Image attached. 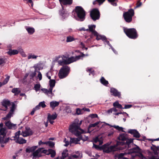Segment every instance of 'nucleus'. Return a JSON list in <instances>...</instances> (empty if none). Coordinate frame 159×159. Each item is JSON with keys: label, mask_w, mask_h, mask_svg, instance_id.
<instances>
[{"label": "nucleus", "mask_w": 159, "mask_h": 159, "mask_svg": "<svg viewBox=\"0 0 159 159\" xmlns=\"http://www.w3.org/2000/svg\"><path fill=\"white\" fill-rule=\"evenodd\" d=\"M100 123V122H97L94 124H90L89 127V128L92 127H95L98 125Z\"/></svg>", "instance_id": "obj_46"}, {"label": "nucleus", "mask_w": 159, "mask_h": 159, "mask_svg": "<svg viewBox=\"0 0 159 159\" xmlns=\"http://www.w3.org/2000/svg\"><path fill=\"white\" fill-rule=\"evenodd\" d=\"M111 127H113L116 129L119 130H121L122 129V128L121 127H119L118 125H113V126H111Z\"/></svg>", "instance_id": "obj_51"}, {"label": "nucleus", "mask_w": 159, "mask_h": 159, "mask_svg": "<svg viewBox=\"0 0 159 159\" xmlns=\"http://www.w3.org/2000/svg\"><path fill=\"white\" fill-rule=\"evenodd\" d=\"M68 150L67 149L63 151L62 153V157L60 158L61 159H64L68 156Z\"/></svg>", "instance_id": "obj_32"}, {"label": "nucleus", "mask_w": 159, "mask_h": 159, "mask_svg": "<svg viewBox=\"0 0 159 159\" xmlns=\"http://www.w3.org/2000/svg\"><path fill=\"white\" fill-rule=\"evenodd\" d=\"M11 92L14 93L15 95H16L19 94L20 90L19 88H14L12 90Z\"/></svg>", "instance_id": "obj_34"}, {"label": "nucleus", "mask_w": 159, "mask_h": 159, "mask_svg": "<svg viewBox=\"0 0 159 159\" xmlns=\"http://www.w3.org/2000/svg\"><path fill=\"white\" fill-rule=\"evenodd\" d=\"M136 147L132 148L129 150V151L128 152H124L120 153L118 154V158L119 159H129L128 158L124 157V156L126 155L127 154H130L133 153H139L140 152V149L137 146L135 145Z\"/></svg>", "instance_id": "obj_6"}, {"label": "nucleus", "mask_w": 159, "mask_h": 159, "mask_svg": "<svg viewBox=\"0 0 159 159\" xmlns=\"http://www.w3.org/2000/svg\"><path fill=\"white\" fill-rule=\"evenodd\" d=\"M113 106L115 107H116L120 109H123L122 105L119 103L118 101H116L114 102L113 104Z\"/></svg>", "instance_id": "obj_36"}, {"label": "nucleus", "mask_w": 159, "mask_h": 159, "mask_svg": "<svg viewBox=\"0 0 159 159\" xmlns=\"http://www.w3.org/2000/svg\"><path fill=\"white\" fill-rule=\"evenodd\" d=\"M149 159H159V157H157L155 156H152L150 157Z\"/></svg>", "instance_id": "obj_63"}, {"label": "nucleus", "mask_w": 159, "mask_h": 159, "mask_svg": "<svg viewBox=\"0 0 159 159\" xmlns=\"http://www.w3.org/2000/svg\"><path fill=\"white\" fill-rule=\"evenodd\" d=\"M93 141L95 142V143H96L98 142L99 141V139L98 138V137H97L93 139Z\"/></svg>", "instance_id": "obj_61"}, {"label": "nucleus", "mask_w": 159, "mask_h": 159, "mask_svg": "<svg viewBox=\"0 0 159 159\" xmlns=\"http://www.w3.org/2000/svg\"><path fill=\"white\" fill-rule=\"evenodd\" d=\"M114 131L113 129H112L110 131L108 132V136H111L113 134Z\"/></svg>", "instance_id": "obj_58"}, {"label": "nucleus", "mask_w": 159, "mask_h": 159, "mask_svg": "<svg viewBox=\"0 0 159 159\" xmlns=\"http://www.w3.org/2000/svg\"><path fill=\"white\" fill-rule=\"evenodd\" d=\"M93 35L96 37V39L97 40L100 39H102V40L104 41V40H106V38L105 36L99 35L97 32V34Z\"/></svg>", "instance_id": "obj_29"}, {"label": "nucleus", "mask_w": 159, "mask_h": 159, "mask_svg": "<svg viewBox=\"0 0 159 159\" xmlns=\"http://www.w3.org/2000/svg\"><path fill=\"white\" fill-rule=\"evenodd\" d=\"M90 15L92 19L94 21H95L99 19L100 17V12L98 9H93L90 12Z\"/></svg>", "instance_id": "obj_11"}, {"label": "nucleus", "mask_w": 159, "mask_h": 159, "mask_svg": "<svg viewBox=\"0 0 159 159\" xmlns=\"http://www.w3.org/2000/svg\"><path fill=\"white\" fill-rule=\"evenodd\" d=\"M10 77L9 76H7L6 78L4 79L3 82L2 83L3 85L7 84L9 80Z\"/></svg>", "instance_id": "obj_42"}, {"label": "nucleus", "mask_w": 159, "mask_h": 159, "mask_svg": "<svg viewBox=\"0 0 159 159\" xmlns=\"http://www.w3.org/2000/svg\"><path fill=\"white\" fill-rule=\"evenodd\" d=\"M105 146L106 145H104L102 147H100L99 145L93 144V147L98 150L103 149L104 152L107 153L110 152H114L116 151L122 150L123 148V147H120L117 145L111 146L107 148H105Z\"/></svg>", "instance_id": "obj_3"}, {"label": "nucleus", "mask_w": 159, "mask_h": 159, "mask_svg": "<svg viewBox=\"0 0 159 159\" xmlns=\"http://www.w3.org/2000/svg\"><path fill=\"white\" fill-rule=\"evenodd\" d=\"M52 89L49 88L48 89H42V90L48 96L52 98L53 96V93L52 92Z\"/></svg>", "instance_id": "obj_21"}, {"label": "nucleus", "mask_w": 159, "mask_h": 159, "mask_svg": "<svg viewBox=\"0 0 159 159\" xmlns=\"http://www.w3.org/2000/svg\"><path fill=\"white\" fill-rule=\"evenodd\" d=\"M33 133L30 129L29 127H26L25 130L22 131L20 134L24 137H26L31 135Z\"/></svg>", "instance_id": "obj_16"}, {"label": "nucleus", "mask_w": 159, "mask_h": 159, "mask_svg": "<svg viewBox=\"0 0 159 159\" xmlns=\"http://www.w3.org/2000/svg\"><path fill=\"white\" fill-rule=\"evenodd\" d=\"M59 14L62 16L63 19H65L66 17L68 16L69 14L67 12L63 9L61 11H59Z\"/></svg>", "instance_id": "obj_25"}, {"label": "nucleus", "mask_w": 159, "mask_h": 159, "mask_svg": "<svg viewBox=\"0 0 159 159\" xmlns=\"http://www.w3.org/2000/svg\"><path fill=\"white\" fill-rule=\"evenodd\" d=\"M16 108V107L15 103H12L11 107H10V110L9 112L5 117L3 118V119L6 120L10 118L11 117L13 116Z\"/></svg>", "instance_id": "obj_13"}, {"label": "nucleus", "mask_w": 159, "mask_h": 159, "mask_svg": "<svg viewBox=\"0 0 159 159\" xmlns=\"http://www.w3.org/2000/svg\"><path fill=\"white\" fill-rule=\"evenodd\" d=\"M133 136L136 138H139L140 136V135L139 132L137 130L135 133L134 134Z\"/></svg>", "instance_id": "obj_50"}, {"label": "nucleus", "mask_w": 159, "mask_h": 159, "mask_svg": "<svg viewBox=\"0 0 159 159\" xmlns=\"http://www.w3.org/2000/svg\"><path fill=\"white\" fill-rule=\"evenodd\" d=\"M6 62V59L4 57L0 56V65L5 64Z\"/></svg>", "instance_id": "obj_41"}, {"label": "nucleus", "mask_w": 159, "mask_h": 159, "mask_svg": "<svg viewBox=\"0 0 159 159\" xmlns=\"http://www.w3.org/2000/svg\"><path fill=\"white\" fill-rule=\"evenodd\" d=\"M88 54H84L83 53H81L80 55L77 56L75 57L72 56L70 57L66 58V59H63L62 57V60H58V62L60 65H63L69 64L74 62L75 61L80 59L81 57H84L85 56H88Z\"/></svg>", "instance_id": "obj_2"}, {"label": "nucleus", "mask_w": 159, "mask_h": 159, "mask_svg": "<svg viewBox=\"0 0 159 159\" xmlns=\"http://www.w3.org/2000/svg\"><path fill=\"white\" fill-rule=\"evenodd\" d=\"M75 12L76 15L74 17L77 20L83 21L85 19V11L80 6H77L75 8Z\"/></svg>", "instance_id": "obj_4"}, {"label": "nucleus", "mask_w": 159, "mask_h": 159, "mask_svg": "<svg viewBox=\"0 0 159 159\" xmlns=\"http://www.w3.org/2000/svg\"><path fill=\"white\" fill-rule=\"evenodd\" d=\"M21 55L23 57H26V55L24 52H23L21 53Z\"/></svg>", "instance_id": "obj_64"}, {"label": "nucleus", "mask_w": 159, "mask_h": 159, "mask_svg": "<svg viewBox=\"0 0 159 159\" xmlns=\"http://www.w3.org/2000/svg\"><path fill=\"white\" fill-rule=\"evenodd\" d=\"M100 81L101 84L106 86H107L108 84V81L106 80L103 77H101L100 79Z\"/></svg>", "instance_id": "obj_33"}, {"label": "nucleus", "mask_w": 159, "mask_h": 159, "mask_svg": "<svg viewBox=\"0 0 159 159\" xmlns=\"http://www.w3.org/2000/svg\"><path fill=\"white\" fill-rule=\"evenodd\" d=\"M38 146H34L31 147H28L25 150L26 152L30 153L31 152H34V151L38 148Z\"/></svg>", "instance_id": "obj_26"}, {"label": "nucleus", "mask_w": 159, "mask_h": 159, "mask_svg": "<svg viewBox=\"0 0 159 159\" xmlns=\"http://www.w3.org/2000/svg\"><path fill=\"white\" fill-rule=\"evenodd\" d=\"M36 75V70H35L34 72H31L30 74V79H33L34 77Z\"/></svg>", "instance_id": "obj_45"}, {"label": "nucleus", "mask_w": 159, "mask_h": 159, "mask_svg": "<svg viewBox=\"0 0 159 159\" xmlns=\"http://www.w3.org/2000/svg\"><path fill=\"white\" fill-rule=\"evenodd\" d=\"M56 154L55 151L52 149H49L48 150H47V153H45L48 155L51 154V157H54L55 156Z\"/></svg>", "instance_id": "obj_28"}, {"label": "nucleus", "mask_w": 159, "mask_h": 159, "mask_svg": "<svg viewBox=\"0 0 159 159\" xmlns=\"http://www.w3.org/2000/svg\"><path fill=\"white\" fill-rule=\"evenodd\" d=\"M90 116L92 118H94L98 117V115L96 114H91Z\"/></svg>", "instance_id": "obj_57"}, {"label": "nucleus", "mask_w": 159, "mask_h": 159, "mask_svg": "<svg viewBox=\"0 0 159 159\" xmlns=\"http://www.w3.org/2000/svg\"><path fill=\"white\" fill-rule=\"evenodd\" d=\"M47 142H48V144L49 145V146L51 147H52L54 145V142L51 141Z\"/></svg>", "instance_id": "obj_53"}, {"label": "nucleus", "mask_w": 159, "mask_h": 159, "mask_svg": "<svg viewBox=\"0 0 159 159\" xmlns=\"http://www.w3.org/2000/svg\"><path fill=\"white\" fill-rule=\"evenodd\" d=\"M52 75V72L51 71H49L46 74V76L49 80L51 79V76Z\"/></svg>", "instance_id": "obj_43"}, {"label": "nucleus", "mask_w": 159, "mask_h": 159, "mask_svg": "<svg viewBox=\"0 0 159 159\" xmlns=\"http://www.w3.org/2000/svg\"><path fill=\"white\" fill-rule=\"evenodd\" d=\"M57 116L56 113L51 115L50 113L48 114V121L50 124H52L54 122L53 120L55 119Z\"/></svg>", "instance_id": "obj_15"}, {"label": "nucleus", "mask_w": 159, "mask_h": 159, "mask_svg": "<svg viewBox=\"0 0 159 159\" xmlns=\"http://www.w3.org/2000/svg\"><path fill=\"white\" fill-rule=\"evenodd\" d=\"M3 124L2 123H0V135L6 136L7 132L5 127H3Z\"/></svg>", "instance_id": "obj_17"}, {"label": "nucleus", "mask_w": 159, "mask_h": 159, "mask_svg": "<svg viewBox=\"0 0 159 159\" xmlns=\"http://www.w3.org/2000/svg\"><path fill=\"white\" fill-rule=\"evenodd\" d=\"M75 39L73 36H69L66 37V42H70L75 40Z\"/></svg>", "instance_id": "obj_37"}, {"label": "nucleus", "mask_w": 159, "mask_h": 159, "mask_svg": "<svg viewBox=\"0 0 159 159\" xmlns=\"http://www.w3.org/2000/svg\"><path fill=\"white\" fill-rule=\"evenodd\" d=\"M39 104L42 108H45L46 106L44 101L41 102L39 103Z\"/></svg>", "instance_id": "obj_49"}, {"label": "nucleus", "mask_w": 159, "mask_h": 159, "mask_svg": "<svg viewBox=\"0 0 159 159\" xmlns=\"http://www.w3.org/2000/svg\"><path fill=\"white\" fill-rule=\"evenodd\" d=\"M18 53V51L16 50H10L7 53L10 55H13L17 54Z\"/></svg>", "instance_id": "obj_35"}, {"label": "nucleus", "mask_w": 159, "mask_h": 159, "mask_svg": "<svg viewBox=\"0 0 159 159\" xmlns=\"http://www.w3.org/2000/svg\"><path fill=\"white\" fill-rule=\"evenodd\" d=\"M61 4L62 3L64 5L70 4L72 2V0H59Z\"/></svg>", "instance_id": "obj_30"}, {"label": "nucleus", "mask_w": 159, "mask_h": 159, "mask_svg": "<svg viewBox=\"0 0 159 159\" xmlns=\"http://www.w3.org/2000/svg\"><path fill=\"white\" fill-rule=\"evenodd\" d=\"M5 125L10 129H15L17 128L16 125L12 123L10 121L5 122Z\"/></svg>", "instance_id": "obj_20"}, {"label": "nucleus", "mask_w": 159, "mask_h": 159, "mask_svg": "<svg viewBox=\"0 0 159 159\" xmlns=\"http://www.w3.org/2000/svg\"><path fill=\"white\" fill-rule=\"evenodd\" d=\"M48 142H43L42 141H40L39 142V145H40L42 144H48Z\"/></svg>", "instance_id": "obj_59"}, {"label": "nucleus", "mask_w": 159, "mask_h": 159, "mask_svg": "<svg viewBox=\"0 0 159 159\" xmlns=\"http://www.w3.org/2000/svg\"><path fill=\"white\" fill-rule=\"evenodd\" d=\"M82 120H80V122L78 119H75L73 121V123L69 127V130L70 131L74 134L77 136H80L79 138H70V142L72 143L77 144L78 142L82 138L80 136L81 134H85L87 132L81 129L80 128V125L81 124Z\"/></svg>", "instance_id": "obj_1"}, {"label": "nucleus", "mask_w": 159, "mask_h": 159, "mask_svg": "<svg viewBox=\"0 0 159 159\" xmlns=\"http://www.w3.org/2000/svg\"><path fill=\"white\" fill-rule=\"evenodd\" d=\"M108 1L111 3V4L113 6H116L117 5L116 3L115 2L116 0H108Z\"/></svg>", "instance_id": "obj_48"}, {"label": "nucleus", "mask_w": 159, "mask_h": 159, "mask_svg": "<svg viewBox=\"0 0 159 159\" xmlns=\"http://www.w3.org/2000/svg\"><path fill=\"white\" fill-rule=\"evenodd\" d=\"M38 57V56H36L34 54L32 53H29L28 54V59H36L37 57Z\"/></svg>", "instance_id": "obj_38"}, {"label": "nucleus", "mask_w": 159, "mask_h": 159, "mask_svg": "<svg viewBox=\"0 0 159 159\" xmlns=\"http://www.w3.org/2000/svg\"><path fill=\"white\" fill-rule=\"evenodd\" d=\"M119 139L120 140L122 141H125V143L126 147H127L128 148L130 147V144L133 143V139H127V136L125 134H120L119 137Z\"/></svg>", "instance_id": "obj_9"}, {"label": "nucleus", "mask_w": 159, "mask_h": 159, "mask_svg": "<svg viewBox=\"0 0 159 159\" xmlns=\"http://www.w3.org/2000/svg\"><path fill=\"white\" fill-rule=\"evenodd\" d=\"M2 104L4 107V108L2 109V110L6 111L7 110L8 107L11 105V103L10 101L6 100H4L2 102Z\"/></svg>", "instance_id": "obj_19"}, {"label": "nucleus", "mask_w": 159, "mask_h": 159, "mask_svg": "<svg viewBox=\"0 0 159 159\" xmlns=\"http://www.w3.org/2000/svg\"><path fill=\"white\" fill-rule=\"evenodd\" d=\"M38 77L39 80H40L42 79V75L41 73L39 71H38Z\"/></svg>", "instance_id": "obj_54"}, {"label": "nucleus", "mask_w": 159, "mask_h": 159, "mask_svg": "<svg viewBox=\"0 0 159 159\" xmlns=\"http://www.w3.org/2000/svg\"><path fill=\"white\" fill-rule=\"evenodd\" d=\"M40 107H41L40 105H39V104L38 105L36 106L35 108H34L35 109V110H36L39 109L40 108Z\"/></svg>", "instance_id": "obj_62"}, {"label": "nucleus", "mask_w": 159, "mask_h": 159, "mask_svg": "<svg viewBox=\"0 0 159 159\" xmlns=\"http://www.w3.org/2000/svg\"><path fill=\"white\" fill-rule=\"evenodd\" d=\"M64 142L66 143V144L64 145L65 146H67L69 145V142L68 141L66 140V138L64 139Z\"/></svg>", "instance_id": "obj_60"}, {"label": "nucleus", "mask_w": 159, "mask_h": 159, "mask_svg": "<svg viewBox=\"0 0 159 159\" xmlns=\"http://www.w3.org/2000/svg\"><path fill=\"white\" fill-rule=\"evenodd\" d=\"M70 68L67 66H63L60 69L58 76L60 79H63L66 77L70 72Z\"/></svg>", "instance_id": "obj_7"}, {"label": "nucleus", "mask_w": 159, "mask_h": 159, "mask_svg": "<svg viewBox=\"0 0 159 159\" xmlns=\"http://www.w3.org/2000/svg\"><path fill=\"white\" fill-rule=\"evenodd\" d=\"M41 87L40 84H35L34 87V89L36 92L39 90Z\"/></svg>", "instance_id": "obj_40"}, {"label": "nucleus", "mask_w": 159, "mask_h": 159, "mask_svg": "<svg viewBox=\"0 0 159 159\" xmlns=\"http://www.w3.org/2000/svg\"><path fill=\"white\" fill-rule=\"evenodd\" d=\"M20 134V131L19 130L16 133L14 137V140L15 141L16 143L22 144L25 143L26 142V140L22 138H20L19 136Z\"/></svg>", "instance_id": "obj_12"}, {"label": "nucleus", "mask_w": 159, "mask_h": 159, "mask_svg": "<svg viewBox=\"0 0 159 159\" xmlns=\"http://www.w3.org/2000/svg\"><path fill=\"white\" fill-rule=\"evenodd\" d=\"M123 114L124 115V116H125V118H123V121L124 122H125L126 120V118L127 116H128V117H129V116L128 114L127 113H126V112H124L123 113Z\"/></svg>", "instance_id": "obj_52"}, {"label": "nucleus", "mask_w": 159, "mask_h": 159, "mask_svg": "<svg viewBox=\"0 0 159 159\" xmlns=\"http://www.w3.org/2000/svg\"><path fill=\"white\" fill-rule=\"evenodd\" d=\"M10 140L9 138H6V136L0 135V143H7Z\"/></svg>", "instance_id": "obj_22"}, {"label": "nucleus", "mask_w": 159, "mask_h": 159, "mask_svg": "<svg viewBox=\"0 0 159 159\" xmlns=\"http://www.w3.org/2000/svg\"><path fill=\"white\" fill-rule=\"evenodd\" d=\"M56 81L55 79L50 80L49 81V88L52 89L55 86Z\"/></svg>", "instance_id": "obj_31"}, {"label": "nucleus", "mask_w": 159, "mask_h": 159, "mask_svg": "<svg viewBox=\"0 0 159 159\" xmlns=\"http://www.w3.org/2000/svg\"><path fill=\"white\" fill-rule=\"evenodd\" d=\"M110 92L112 95L115 97H118L119 98L121 97V93L118 92L116 89L114 88H111L110 89Z\"/></svg>", "instance_id": "obj_18"}, {"label": "nucleus", "mask_w": 159, "mask_h": 159, "mask_svg": "<svg viewBox=\"0 0 159 159\" xmlns=\"http://www.w3.org/2000/svg\"><path fill=\"white\" fill-rule=\"evenodd\" d=\"M124 31L126 35L129 38L135 39L138 36L137 31L134 28H124Z\"/></svg>", "instance_id": "obj_5"}, {"label": "nucleus", "mask_w": 159, "mask_h": 159, "mask_svg": "<svg viewBox=\"0 0 159 159\" xmlns=\"http://www.w3.org/2000/svg\"><path fill=\"white\" fill-rule=\"evenodd\" d=\"M105 0H95L93 2V5H95L98 3V4L100 5L102 4Z\"/></svg>", "instance_id": "obj_39"}, {"label": "nucleus", "mask_w": 159, "mask_h": 159, "mask_svg": "<svg viewBox=\"0 0 159 159\" xmlns=\"http://www.w3.org/2000/svg\"><path fill=\"white\" fill-rule=\"evenodd\" d=\"M142 3L140 1H138L137 3L136 6L135 7V8L140 7Z\"/></svg>", "instance_id": "obj_55"}, {"label": "nucleus", "mask_w": 159, "mask_h": 159, "mask_svg": "<svg viewBox=\"0 0 159 159\" xmlns=\"http://www.w3.org/2000/svg\"><path fill=\"white\" fill-rule=\"evenodd\" d=\"M82 157V154L81 152L77 151L73 153L69 157L68 159H79Z\"/></svg>", "instance_id": "obj_14"}, {"label": "nucleus", "mask_w": 159, "mask_h": 159, "mask_svg": "<svg viewBox=\"0 0 159 159\" xmlns=\"http://www.w3.org/2000/svg\"><path fill=\"white\" fill-rule=\"evenodd\" d=\"M132 106V105L130 104L126 105H125L124 107H123L124 109H128L130 108Z\"/></svg>", "instance_id": "obj_56"}, {"label": "nucleus", "mask_w": 159, "mask_h": 159, "mask_svg": "<svg viewBox=\"0 0 159 159\" xmlns=\"http://www.w3.org/2000/svg\"><path fill=\"white\" fill-rule=\"evenodd\" d=\"M134 13V11L132 9H130L127 11L124 12L123 16L126 22L128 23L131 22Z\"/></svg>", "instance_id": "obj_8"}, {"label": "nucleus", "mask_w": 159, "mask_h": 159, "mask_svg": "<svg viewBox=\"0 0 159 159\" xmlns=\"http://www.w3.org/2000/svg\"><path fill=\"white\" fill-rule=\"evenodd\" d=\"M50 107L52 109H53L56 107L58 106L59 104V102L56 101H52L50 102Z\"/></svg>", "instance_id": "obj_27"}, {"label": "nucleus", "mask_w": 159, "mask_h": 159, "mask_svg": "<svg viewBox=\"0 0 159 159\" xmlns=\"http://www.w3.org/2000/svg\"><path fill=\"white\" fill-rule=\"evenodd\" d=\"M47 152V150L44 149L43 148H39L33 152V158H36L43 156V154H45Z\"/></svg>", "instance_id": "obj_10"}, {"label": "nucleus", "mask_w": 159, "mask_h": 159, "mask_svg": "<svg viewBox=\"0 0 159 159\" xmlns=\"http://www.w3.org/2000/svg\"><path fill=\"white\" fill-rule=\"evenodd\" d=\"M86 71H89V75H90L92 74L93 75H94V70H93V69L91 68L89 69V68H88L86 69Z\"/></svg>", "instance_id": "obj_44"}, {"label": "nucleus", "mask_w": 159, "mask_h": 159, "mask_svg": "<svg viewBox=\"0 0 159 159\" xmlns=\"http://www.w3.org/2000/svg\"><path fill=\"white\" fill-rule=\"evenodd\" d=\"M25 28L30 34H32L35 32V30L32 27L28 26H25Z\"/></svg>", "instance_id": "obj_24"}, {"label": "nucleus", "mask_w": 159, "mask_h": 159, "mask_svg": "<svg viewBox=\"0 0 159 159\" xmlns=\"http://www.w3.org/2000/svg\"><path fill=\"white\" fill-rule=\"evenodd\" d=\"M137 130L136 129H129L128 130V133L134 135Z\"/></svg>", "instance_id": "obj_47"}, {"label": "nucleus", "mask_w": 159, "mask_h": 159, "mask_svg": "<svg viewBox=\"0 0 159 159\" xmlns=\"http://www.w3.org/2000/svg\"><path fill=\"white\" fill-rule=\"evenodd\" d=\"M89 29L86 30V31L89 30L93 34H97V32L95 30L96 26L95 25H88Z\"/></svg>", "instance_id": "obj_23"}]
</instances>
